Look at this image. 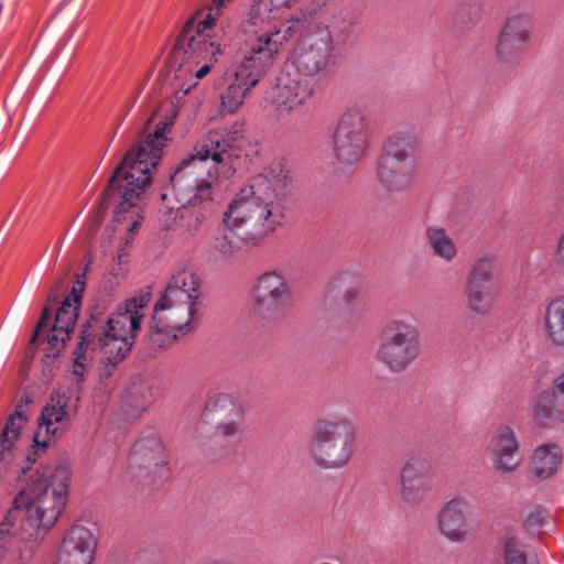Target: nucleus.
Listing matches in <instances>:
<instances>
[{
	"mask_svg": "<svg viewBox=\"0 0 564 564\" xmlns=\"http://www.w3.org/2000/svg\"><path fill=\"white\" fill-rule=\"evenodd\" d=\"M25 417L15 411L0 434V479L9 485L26 482L0 525V564H29L39 542L53 528L66 501L68 467L33 469L21 465V430Z\"/></svg>",
	"mask_w": 564,
	"mask_h": 564,
	"instance_id": "obj_1",
	"label": "nucleus"
},
{
	"mask_svg": "<svg viewBox=\"0 0 564 564\" xmlns=\"http://www.w3.org/2000/svg\"><path fill=\"white\" fill-rule=\"evenodd\" d=\"M177 116L175 106L165 102L147 121V135L124 155L109 181L106 199L113 206V221L118 230L129 234L127 243L133 239L143 219L142 202L151 184V173L162 158L167 142L166 131Z\"/></svg>",
	"mask_w": 564,
	"mask_h": 564,
	"instance_id": "obj_2",
	"label": "nucleus"
},
{
	"mask_svg": "<svg viewBox=\"0 0 564 564\" xmlns=\"http://www.w3.org/2000/svg\"><path fill=\"white\" fill-rule=\"evenodd\" d=\"M242 123L235 122L230 129L210 131L183 159L171 175V187L177 203L206 208L214 202V189L219 177H229L232 158L238 156L242 142Z\"/></svg>",
	"mask_w": 564,
	"mask_h": 564,
	"instance_id": "obj_3",
	"label": "nucleus"
},
{
	"mask_svg": "<svg viewBox=\"0 0 564 564\" xmlns=\"http://www.w3.org/2000/svg\"><path fill=\"white\" fill-rule=\"evenodd\" d=\"M150 293L128 299L112 315L96 306L82 330L73 365V373L82 381L90 361L99 356L102 362L116 365L130 351L133 339L147 315Z\"/></svg>",
	"mask_w": 564,
	"mask_h": 564,
	"instance_id": "obj_4",
	"label": "nucleus"
},
{
	"mask_svg": "<svg viewBox=\"0 0 564 564\" xmlns=\"http://www.w3.org/2000/svg\"><path fill=\"white\" fill-rule=\"evenodd\" d=\"M289 184L288 171L281 162H273L254 175L231 199L223 219L258 241L274 231L284 219L283 197Z\"/></svg>",
	"mask_w": 564,
	"mask_h": 564,
	"instance_id": "obj_5",
	"label": "nucleus"
},
{
	"mask_svg": "<svg viewBox=\"0 0 564 564\" xmlns=\"http://www.w3.org/2000/svg\"><path fill=\"white\" fill-rule=\"evenodd\" d=\"M217 19L212 8L196 10L177 36L175 52L184 56L187 72L196 79L209 74L223 55V35L217 30Z\"/></svg>",
	"mask_w": 564,
	"mask_h": 564,
	"instance_id": "obj_6",
	"label": "nucleus"
},
{
	"mask_svg": "<svg viewBox=\"0 0 564 564\" xmlns=\"http://www.w3.org/2000/svg\"><path fill=\"white\" fill-rule=\"evenodd\" d=\"M356 434L355 423L346 416L319 420L308 444L312 460L328 469L346 466L354 454Z\"/></svg>",
	"mask_w": 564,
	"mask_h": 564,
	"instance_id": "obj_7",
	"label": "nucleus"
},
{
	"mask_svg": "<svg viewBox=\"0 0 564 564\" xmlns=\"http://www.w3.org/2000/svg\"><path fill=\"white\" fill-rule=\"evenodd\" d=\"M419 148V138L410 132L395 133L387 140L377 167V178L386 189L398 192L411 184Z\"/></svg>",
	"mask_w": 564,
	"mask_h": 564,
	"instance_id": "obj_8",
	"label": "nucleus"
},
{
	"mask_svg": "<svg viewBox=\"0 0 564 564\" xmlns=\"http://www.w3.org/2000/svg\"><path fill=\"white\" fill-rule=\"evenodd\" d=\"M273 13L263 25L250 22V14L246 21V31L252 33L249 37L248 53L240 61L261 76L265 74L284 45L294 35L299 21H289L288 24H272Z\"/></svg>",
	"mask_w": 564,
	"mask_h": 564,
	"instance_id": "obj_9",
	"label": "nucleus"
},
{
	"mask_svg": "<svg viewBox=\"0 0 564 564\" xmlns=\"http://www.w3.org/2000/svg\"><path fill=\"white\" fill-rule=\"evenodd\" d=\"M200 302L163 294L153 310L150 340L158 347L174 343L194 329V318Z\"/></svg>",
	"mask_w": 564,
	"mask_h": 564,
	"instance_id": "obj_10",
	"label": "nucleus"
},
{
	"mask_svg": "<svg viewBox=\"0 0 564 564\" xmlns=\"http://www.w3.org/2000/svg\"><path fill=\"white\" fill-rule=\"evenodd\" d=\"M420 330L411 322L394 318L383 328L377 360L391 372L405 371L420 356Z\"/></svg>",
	"mask_w": 564,
	"mask_h": 564,
	"instance_id": "obj_11",
	"label": "nucleus"
},
{
	"mask_svg": "<svg viewBox=\"0 0 564 564\" xmlns=\"http://www.w3.org/2000/svg\"><path fill=\"white\" fill-rule=\"evenodd\" d=\"M370 144V122L365 109L348 107L340 116L333 135V150L343 165L357 164Z\"/></svg>",
	"mask_w": 564,
	"mask_h": 564,
	"instance_id": "obj_12",
	"label": "nucleus"
},
{
	"mask_svg": "<svg viewBox=\"0 0 564 564\" xmlns=\"http://www.w3.org/2000/svg\"><path fill=\"white\" fill-rule=\"evenodd\" d=\"M332 34L328 28L315 25L299 39L284 68L302 78H313L330 64Z\"/></svg>",
	"mask_w": 564,
	"mask_h": 564,
	"instance_id": "obj_13",
	"label": "nucleus"
},
{
	"mask_svg": "<svg viewBox=\"0 0 564 564\" xmlns=\"http://www.w3.org/2000/svg\"><path fill=\"white\" fill-rule=\"evenodd\" d=\"M291 303L289 283L278 271L262 273L251 289L252 313L263 324L281 322Z\"/></svg>",
	"mask_w": 564,
	"mask_h": 564,
	"instance_id": "obj_14",
	"label": "nucleus"
},
{
	"mask_svg": "<svg viewBox=\"0 0 564 564\" xmlns=\"http://www.w3.org/2000/svg\"><path fill=\"white\" fill-rule=\"evenodd\" d=\"M80 305V295L75 289L64 299L62 305L56 312L55 321L50 329L47 323L48 310L45 308L40 322L36 325L34 334L30 344L40 343L44 334L45 339L42 341L44 345V354L47 358H55L64 348L66 341L69 339L70 333L74 330L78 310Z\"/></svg>",
	"mask_w": 564,
	"mask_h": 564,
	"instance_id": "obj_15",
	"label": "nucleus"
},
{
	"mask_svg": "<svg viewBox=\"0 0 564 564\" xmlns=\"http://www.w3.org/2000/svg\"><path fill=\"white\" fill-rule=\"evenodd\" d=\"M533 19L525 12L509 14L496 37L494 52L497 62L508 68L519 66L524 58L525 46L530 44Z\"/></svg>",
	"mask_w": 564,
	"mask_h": 564,
	"instance_id": "obj_16",
	"label": "nucleus"
},
{
	"mask_svg": "<svg viewBox=\"0 0 564 564\" xmlns=\"http://www.w3.org/2000/svg\"><path fill=\"white\" fill-rule=\"evenodd\" d=\"M315 84L283 69L268 91L267 100L279 117H286L304 107L313 97Z\"/></svg>",
	"mask_w": 564,
	"mask_h": 564,
	"instance_id": "obj_17",
	"label": "nucleus"
},
{
	"mask_svg": "<svg viewBox=\"0 0 564 564\" xmlns=\"http://www.w3.org/2000/svg\"><path fill=\"white\" fill-rule=\"evenodd\" d=\"M128 469L134 477L156 478L169 474L167 454L156 434L140 437L129 456Z\"/></svg>",
	"mask_w": 564,
	"mask_h": 564,
	"instance_id": "obj_18",
	"label": "nucleus"
},
{
	"mask_svg": "<svg viewBox=\"0 0 564 564\" xmlns=\"http://www.w3.org/2000/svg\"><path fill=\"white\" fill-rule=\"evenodd\" d=\"M486 453L492 468L501 474L514 473L522 463L520 442L508 424H499L491 431Z\"/></svg>",
	"mask_w": 564,
	"mask_h": 564,
	"instance_id": "obj_19",
	"label": "nucleus"
},
{
	"mask_svg": "<svg viewBox=\"0 0 564 564\" xmlns=\"http://www.w3.org/2000/svg\"><path fill=\"white\" fill-rule=\"evenodd\" d=\"M436 527L440 535L452 543L467 541L471 535L467 499L455 496L445 501L436 514Z\"/></svg>",
	"mask_w": 564,
	"mask_h": 564,
	"instance_id": "obj_20",
	"label": "nucleus"
},
{
	"mask_svg": "<svg viewBox=\"0 0 564 564\" xmlns=\"http://www.w3.org/2000/svg\"><path fill=\"white\" fill-rule=\"evenodd\" d=\"M69 400L67 391H54L42 410L39 429L33 437L35 446L42 451L64 427L69 415Z\"/></svg>",
	"mask_w": 564,
	"mask_h": 564,
	"instance_id": "obj_21",
	"label": "nucleus"
},
{
	"mask_svg": "<svg viewBox=\"0 0 564 564\" xmlns=\"http://www.w3.org/2000/svg\"><path fill=\"white\" fill-rule=\"evenodd\" d=\"M261 77L259 73L241 62L228 68L225 74L227 87L220 96L223 111L227 113L237 111Z\"/></svg>",
	"mask_w": 564,
	"mask_h": 564,
	"instance_id": "obj_22",
	"label": "nucleus"
},
{
	"mask_svg": "<svg viewBox=\"0 0 564 564\" xmlns=\"http://www.w3.org/2000/svg\"><path fill=\"white\" fill-rule=\"evenodd\" d=\"M97 540L80 524L73 525L63 539L55 564H93Z\"/></svg>",
	"mask_w": 564,
	"mask_h": 564,
	"instance_id": "obj_23",
	"label": "nucleus"
},
{
	"mask_svg": "<svg viewBox=\"0 0 564 564\" xmlns=\"http://www.w3.org/2000/svg\"><path fill=\"white\" fill-rule=\"evenodd\" d=\"M207 410L217 412L220 416L215 427V437L228 440L242 434L245 406L239 400L229 394H215L209 399Z\"/></svg>",
	"mask_w": 564,
	"mask_h": 564,
	"instance_id": "obj_24",
	"label": "nucleus"
},
{
	"mask_svg": "<svg viewBox=\"0 0 564 564\" xmlns=\"http://www.w3.org/2000/svg\"><path fill=\"white\" fill-rule=\"evenodd\" d=\"M430 491L424 474V463L416 457L406 459L400 470L399 496L403 503L416 506L423 502Z\"/></svg>",
	"mask_w": 564,
	"mask_h": 564,
	"instance_id": "obj_25",
	"label": "nucleus"
},
{
	"mask_svg": "<svg viewBox=\"0 0 564 564\" xmlns=\"http://www.w3.org/2000/svg\"><path fill=\"white\" fill-rule=\"evenodd\" d=\"M239 231L240 229L223 219L209 242L210 251L224 259H231L240 254L246 248L256 247L260 243L257 236H250L246 232L239 234Z\"/></svg>",
	"mask_w": 564,
	"mask_h": 564,
	"instance_id": "obj_26",
	"label": "nucleus"
},
{
	"mask_svg": "<svg viewBox=\"0 0 564 564\" xmlns=\"http://www.w3.org/2000/svg\"><path fill=\"white\" fill-rule=\"evenodd\" d=\"M425 241L434 257L452 263L458 256V246L454 238L442 226H429L425 229Z\"/></svg>",
	"mask_w": 564,
	"mask_h": 564,
	"instance_id": "obj_27",
	"label": "nucleus"
},
{
	"mask_svg": "<svg viewBox=\"0 0 564 564\" xmlns=\"http://www.w3.org/2000/svg\"><path fill=\"white\" fill-rule=\"evenodd\" d=\"M562 464V453L557 445L545 444L534 449L530 466L532 474L543 480L556 473Z\"/></svg>",
	"mask_w": 564,
	"mask_h": 564,
	"instance_id": "obj_28",
	"label": "nucleus"
},
{
	"mask_svg": "<svg viewBox=\"0 0 564 564\" xmlns=\"http://www.w3.org/2000/svg\"><path fill=\"white\" fill-rule=\"evenodd\" d=\"M543 322L546 338L556 346H564V297L547 303Z\"/></svg>",
	"mask_w": 564,
	"mask_h": 564,
	"instance_id": "obj_29",
	"label": "nucleus"
},
{
	"mask_svg": "<svg viewBox=\"0 0 564 564\" xmlns=\"http://www.w3.org/2000/svg\"><path fill=\"white\" fill-rule=\"evenodd\" d=\"M198 286L199 280L196 274L191 270L182 269L172 275L164 294L200 302V292Z\"/></svg>",
	"mask_w": 564,
	"mask_h": 564,
	"instance_id": "obj_30",
	"label": "nucleus"
},
{
	"mask_svg": "<svg viewBox=\"0 0 564 564\" xmlns=\"http://www.w3.org/2000/svg\"><path fill=\"white\" fill-rule=\"evenodd\" d=\"M464 299L468 311L477 316L487 315L495 303V295L489 286L470 283H464Z\"/></svg>",
	"mask_w": 564,
	"mask_h": 564,
	"instance_id": "obj_31",
	"label": "nucleus"
},
{
	"mask_svg": "<svg viewBox=\"0 0 564 564\" xmlns=\"http://www.w3.org/2000/svg\"><path fill=\"white\" fill-rule=\"evenodd\" d=\"M539 413L564 414V375L560 376L552 391L542 392L533 404Z\"/></svg>",
	"mask_w": 564,
	"mask_h": 564,
	"instance_id": "obj_32",
	"label": "nucleus"
},
{
	"mask_svg": "<svg viewBox=\"0 0 564 564\" xmlns=\"http://www.w3.org/2000/svg\"><path fill=\"white\" fill-rule=\"evenodd\" d=\"M496 276V263L494 259L480 257L474 260L465 279V283L489 286Z\"/></svg>",
	"mask_w": 564,
	"mask_h": 564,
	"instance_id": "obj_33",
	"label": "nucleus"
},
{
	"mask_svg": "<svg viewBox=\"0 0 564 564\" xmlns=\"http://www.w3.org/2000/svg\"><path fill=\"white\" fill-rule=\"evenodd\" d=\"M299 0H254L250 9V22L254 25H263L270 19L271 13L282 8H291Z\"/></svg>",
	"mask_w": 564,
	"mask_h": 564,
	"instance_id": "obj_34",
	"label": "nucleus"
},
{
	"mask_svg": "<svg viewBox=\"0 0 564 564\" xmlns=\"http://www.w3.org/2000/svg\"><path fill=\"white\" fill-rule=\"evenodd\" d=\"M505 561L506 564H539L536 556L513 539L505 544Z\"/></svg>",
	"mask_w": 564,
	"mask_h": 564,
	"instance_id": "obj_35",
	"label": "nucleus"
},
{
	"mask_svg": "<svg viewBox=\"0 0 564 564\" xmlns=\"http://www.w3.org/2000/svg\"><path fill=\"white\" fill-rule=\"evenodd\" d=\"M185 218L184 212L181 207L167 208L162 210L159 217L160 226L165 231H175L180 223Z\"/></svg>",
	"mask_w": 564,
	"mask_h": 564,
	"instance_id": "obj_36",
	"label": "nucleus"
},
{
	"mask_svg": "<svg viewBox=\"0 0 564 564\" xmlns=\"http://www.w3.org/2000/svg\"><path fill=\"white\" fill-rule=\"evenodd\" d=\"M469 8L471 11L473 17L470 18L471 21L477 22L482 13V3L480 0H468L466 3H464L463 10L466 8Z\"/></svg>",
	"mask_w": 564,
	"mask_h": 564,
	"instance_id": "obj_37",
	"label": "nucleus"
},
{
	"mask_svg": "<svg viewBox=\"0 0 564 564\" xmlns=\"http://www.w3.org/2000/svg\"><path fill=\"white\" fill-rule=\"evenodd\" d=\"M206 214L200 213L199 215L194 216V220L187 224V231L193 234L196 232L203 221L206 219Z\"/></svg>",
	"mask_w": 564,
	"mask_h": 564,
	"instance_id": "obj_38",
	"label": "nucleus"
},
{
	"mask_svg": "<svg viewBox=\"0 0 564 564\" xmlns=\"http://www.w3.org/2000/svg\"><path fill=\"white\" fill-rule=\"evenodd\" d=\"M555 254L557 258V262L564 265V234L561 236L558 240Z\"/></svg>",
	"mask_w": 564,
	"mask_h": 564,
	"instance_id": "obj_39",
	"label": "nucleus"
},
{
	"mask_svg": "<svg viewBox=\"0 0 564 564\" xmlns=\"http://www.w3.org/2000/svg\"><path fill=\"white\" fill-rule=\"evenodd\" d=\"M351 296H352L351 292H347L345 295V299L349 302Z\"/></svg>",
	"mask_w": 564,
	"mask_h": 564,
	"instance_id": "obj_40",
	"label": "nucleus"
},
{
	"mask_svg": "<svg viewBox=\"0 0 564 564\" xmlns=\"http://www.w3.org/2000/svg\"><path fill=\"white\" fill-rule=\"evenodd\" d=\"M203 430H204V427H203V426H199V427L197 429L196 433H197V434H202V433H203Z\"/></svg>",
	"mask_w": 564,
	"mask_h": 564,
	"instance_id": "obj_41",
	"label": "nucleus"
},
{
	"mask_svg": "<svg viewBox=\"0 0 564 564\" xmlns=\"http://www.w3.org/2000/svg\"><path fill=\"white\" fill-rule=\"evenodd\" d=\"M223 1H224V0H215V3H216L217 6H219V4H221V3H223Z\"/></svg>",
	"mask_w": 564,
	"mask_h": 564,
	"instance_id": "obj_42",
	"label": "nucleus"
}]
</instances>
